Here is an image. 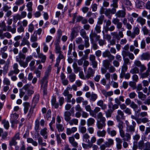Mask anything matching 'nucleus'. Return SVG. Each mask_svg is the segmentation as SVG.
I'll return each instance as SVG.
<instances>
[{
    "mask_svg": "<svg viewBox=\"0 0 150 150\" xmlns=\"http://www.w3.org/2000/svg\"><path fill=\"white\" fill-rule=\"evenodd\" d=\"M133 33L134 34L135 37L137 35H138L139 33L140 30L139 28L137 27H136L133 29Z\"/></svg>",
    "mask_w": 150,
    "mask_h": 150,
    "instance_id": "338daca9",
    "label": "nucleus"
},
{
    "mask_svg": "<svg viewBox=\"0 0 150 150\" xmlns=\"http://www.w3.org/2000/svg\"><path fill=\"white\" fill-rule=\"evenodd\" d=\"M18 117V115L16 113L12 114L10 115V120H16Z\"/></svg>",
    "mask_w": 150,
    "mask_h": 150,
    "instance_id": "3c124183",
    "label": "nucleus"
},
{
    "mask_svg": "<svg viewBox=\"0 0 150 150\" xmlns=\"http://www.w3.org/2000/svg\"><path fill=\"white\" fill-rule=\"evenodd\" d=\"M132 125H130L127 127V130L128 132H130L131 133L133 134L135 131V128L136 124L134 121H132Z\"/></svg>",
    "mask_w": 150,
    "mask_h": 150,
    "instance_id": "39448f33",
    "label": "nucleus"
},
{
    "mask_svg": "<svg viewBox=\"0 0 150 150\" xmlns=\"http://www.w3.org/2000/svg\"><path fill=\"white\" fill-rule=\"evenodd\" d=\"M90 38L91 42L94 41V40L97 41L99 40L100 36L98 35L95 32H93V30H92L89 35Z\"/></svg>",
    "mask_w": 150,
    "mask_h": 150,
    "instance_id": "f03ea898",
    "label": "nucleus"
},
{
    "mask_svg": "<svg viewBox=\"0 0 150 150\" xmlns=\"http://www.w3.org/2000/svg\"><path fill=\"white\" fill-rule=\"evenodd\" d=\"M89 60L91 62L93 67L94 68H96L97 66V62L96 60L95 56L93 54L90 55Z\"/></svg>",
    "mask_w": 150,
    "mask_h": 150,
    "instance_id": "20e7f679",
    "label": "nucleus"
},
{
    "mask_svg": "<svg viewBox=\"0 0 150 150\" xmlns=\"http://www.w3.org/2000/svg\"><path fill=\"white\" fill-rule=\"evenodd\" d=\"M125 12L123 11H119L116 13V15L118 17H124L125 16Z\"/></svg>",
    "mask_w": 150,
    "mask_h": 150,
    "instance_id": "a18cd8bd",
    "label": "nucleus"
},
{
    "mask_svg": "<svg viewBox=\"0 0 150 150\" xmlns=\"http://www.w3.org/2000/svg\"><path fill=\"white\" fill-rule=\"evenodd\" d=\"M7 30L8 31L11 32L12 33L14 34L16 33V28H12L9 25L7 26Z\"/></svg>",
    "mask_w": 150,
    "mask_h": 150,
    "instance_id": "79ce46f5",
    "label": "nucleus"
},
{
    "mask_svg": "<svg viewBox=\"0 0 150 150\" xmlns=\"http://www.w3.org/2000/svg\"><path fill=\"white\" fill-rule=\"evenodd\" d=\"M56 127L59 132H62L64 130V128L62 125L60 124H56Z\"/></svg>",
    "mask_w": 150,
    "mask_h": 150,
    "instance_id": "4c0bfd02",
    "label": "nucleus"
},
{
    "mask_svg": "<svg viewBox=\"0 0 150 150\" xmlns=\"http://www.w3.org/2000/svg\"><path fill=\"white\" fill-rule=\"evenodd\" d=\"M142 30L144 35H149V30L146 26L143 27L142 28Z\"/></svg>",
    "mask_w": 150,
    "mask_h": 150,
    "instance_id": "de8ad7c7",
    "label": "nucleus"
},
{
    "mask_svg": "<svg viewBox=\"0 0 150 150\" xmlns=\"http://www.w3.org/2000/svg\"><path fill=\"white\" fill-rule=\"evenodd\" d=\"M63 95L65 96H67V102L68 103H70L71 102V99L72 97V95L71 94L69 93V91L68 90H65L64 91Z\"/></svg>",
    "mask_w": 150,
    "mask_h": 150,
    "instance_id": "423d86ee",
    "label": "nucleus"
},
{
    "mask_svg": "<svg viewBox=\"0 0 150 150\" xmlns=\"http://www.w3.org/2000/svg\"><path fill=\"white\" fill-rule=\"evenodd\" d=\"M136 21L138 23H140L142 25H144L146 23V20L140 16L138 18Z\"/></svg>",
    "mask_w": 150,
    "mask_h": 150,
    "instance_id": "393cba45",
    "label": "nucleus"
},
{
    "mask_svg": "<svg viewBox=\"0 0 150 150\" xmlns=\"http://www.w3.org/2000/svg\"><path fill=\"white\" fill-rule=\"evenodd\" d=\"M97 98V95L95 93H92L90 97V100L93 101H95Z\"/></svg>",
    "mask_w": 150,
    "mask_h": 150,
    "instance_id": "6e6d98bb",
    "label": "nucleus"
},
{
    "mask_svg": "<svg viewBox=\"0 0 150 150\" xmlns=\"http://www.w3.org/2000/svg\"><path fill=\"white\" fill-rule=\"evenodd\" d=\"M85 55L82 57V59L83 60L87 59L88 54L90 52V50L89 49H87L84 51Z\"/></svg>",
    "mask_w": 150,
    "mask_h": 150,
    "instance_id": "37998d69",
    "label": "nucleus"
},
{
    "mask_svg": "<svg viewBox=\"0 0 150 150\" xmlns=\"http://www.w3.org/2000/svg\"><path fill=\"white\" fill-rule=\"evenodd\" d=\"M38 38L36 34H33L30 37V41L32 42H34L37 41Z\"/></svg>",
    "mask_w": 150,
    "mask_h": 150,
    "instance_id": "0e129e2a",
    "label": "nucleus"
},
{
    "mask_svg": "<svg viewBox=\"0 0 150 150\" xmlns=\"http://www.w3.org/2000/svg\"><path fill=\"white\" fill-rule=\"evenodd\" d=\"M47 79V78L43 77L41 80L40 83L41 84V86L42 88L43 87H47L48 82Z\"/></svg>",
    "mask_w": 150,
    "mask_h": 150,
    "instance_id": "412c9836",
    "label": "nucleus"
},
{
    "mask_svg": "<svg viewBox=\"0 0 150 150\" xmlns=\"http://www.w3.org/2000/svg\"><path fill=\"white\" fill-rule=\"evenodd\" d=\"M112 112L113 111L111 110H108L106 111H105L104 112L106 117L108 118L111 117V114Z\"/></svg>",
    "mask_w": 150,
    "mask_h": 150,
    "instance_id": "8fccbe9b",
    "label": "nucleus"
},
{
    "mask_svg": "<svg viewBox=\"0 0 150 150\" xmlns=\"http://www.w3.org/2000/svg\"><path fill=\"white\" fill-rule=\"evenodd\" d=\"M107 132L109 135H110L111 137L115 136L116 134V131L114 129L112 130L110 127H108L107 129Z\"/></svg>",
    "mask_w": 150,
    "mask_h": 150,
    "instance_id": "dca6fc26",
    "label": "nucleus"
},
{
    "mask_svg": "<svg viewBox=\"0 0 150 150\" xmlns=\"http://www.w3.org/2000/svg\"><path fill=\"white\" fill-rule=\"evenodd\" d=\"M97 105L100 107L101 109L103 110H105L107 109V106L106 104L104 103V101L102 100H100L98 101L97 103Z\"/></svg>",
    "mask_w": 150,
    "mask_h": 150,
    "instance_id": "ddd939ff",
    "label": "nucleus"
},
{
    "mask_svg": "<svg viewBox=\"0 0 150 150\" xmlns=\"http://www.w3.org/2000/svg\"><path fill=\"white\" fill-rule=\"evenodd\" d=\"M13 71L15 72V74H17L20 72L19 70L18 69V65L17 63H14L13 66Z\"/></svg>",
    "mask_w": 150,
    "mask_h": 150,
    "instance_id": "72a5a7b5",
    "label": "nucleus"
},
{
    "mask_svg": "<svg viewBox=\"0 0 150 150\" xmlns=\"http://www.w3.org/2000/svg\"><path fill=\"white\" fill-rule=\"evenodd\" d=\"M79 132L85 134L86 132V128L85 127L81 126L79 127Z\"/></svg>",
    "mask_w": 150,
    "mask_h": 150,
    "instance_id": "e2e57ef3",
    "label": "nucleus"
},
{
    "mask_svg": "<svg viewBox=\"0 0 150 150\" xmlns=\"http://www.w3.org/2000/svg\"><path fill=\"white\" fill-rule=\"evenodd\" d=\"M115 140L116 142V147L118 150L120 149L122 147V140L120 138H116Z\"/></svg>",
    "mask_w": 150,
    "mask_h": 150,
    "instance_id": "4468645a",
    "label": "nucleus"
},
{
    "mask_svg": "<svg viewBox=\"0 0 150 150\" xmlns=\"http://www.w3.org/2000/svg\"><path fill=\"white\" fill-rule=\"evenodd\" d=\"M95 122V119L93 118L90 117L87 119V125L88 126H92L94 124Z\"/></svg>",
    "mask_w": 150,
    "mask_h": 150,
    "instance_id": "a878e982",
    "label": "nucleus"
},
{
    "mask_svg": "<svg viewBox=\"0 0 150 150\" xmlns=\"http://www.w3.org/2000/svg\"><path fill=\"white\" fill-rule=\"evenodd\" d=\"M84 39V45L86 48H88L90 46V43H89V38L88 36H86L83 38Z\"/></svg>",
    "mask_w": 150,
    "mask_h": 150,
    "instance_id": "473e14b6",
    "label": "nucleus"
},
{
    "mask_svg": "<svg viewBox=\"0 0 150 150\" xmlns=\"http://www.w3.org/2000/svg\"><path fill=\"white\" fill-rule=\"evenodd\" d=\"M26 45L28 46L29 47L30 43L25 38H23L21 41V42L20 45V46H22Z\"/></svg>",
    "mask_w": 150,
    "mask_h": 150,
    "instance_id": "5701e85b",
    "label": "nucleus"
},
{
    "mask_svg": "<svg viewBox=\"0 0 150 150\" xmlns=\"http://www.w3.org/2000/svg\"><path fill=\"white\" fill-rule=\"evenodd\" d=\"M105 143L107 146V147L109 148L114 144V140L111 138L108 139H107V141H106Z\"/></svg>",
    "mask_w": 150,
    "mask_h": 150,
    "instance_id": "4be33fe9",
    "label": "nucleus"
},
{
    "mask_svg": "<svg viewBox=\"0 0 150 150\" xmlns=\"http://www.w3.org/2000/svg\"><path fill=\"white\" fill-rule=\"evenodd\" d=\"M33 3L32 2H28L27 5L26 6L27 8V10L28 11H33Z\"/></svg>",
    "mask_w": 150,
    "mask_h": 150,
    "instance_id": "ea45409f",
    "label": "nucleus"
},
{
    "mask_svg": "<svg viewBox=\"0 0 150 150\" xmlns=\"http://www.w3.org/2000/svg\"><path fill=\"white\" fill-rule=\"evenodd\" d=\"M102 56L105 58L108 57L110 60H113L115 59V57L112 55L110 52L108 50H106L103 52Z\"/></svg>",
    "mask_w": 150,
    "mask_h": 150,
    "instance_id": "7ed1b4c3",
    "label": "nucleus"
},
{
    "mask_svg": "<svg viewBox=\"0 0 150 150\" xmlns=\"http://www.w3.org/2000/svg\"><path fill=\"white\" fill-rule=\"evenodd\" d=\"M124 59V62L123 65L127 66V65H130L131 63L130 62V60L128 58H126Z\"/></svg>",
    "mask_w": 150,
    "mask_h": 150,
    "instance_id": "680f3d73",
    "label": "nucleus"
},
{
    "mask_svg": "<svg viewBox=\"0 0 150 150\" xmlns=\"http://www.w3.org/2000/svg\"><path fill=\"white\" fill-rule=\"evenodd\" d=\"M77 130V128L73 127L71 128H68L66 129V133L68 135H70L74 133Z\"/></svg>",
    "mask_w": 150,
    "mask_h": 150,
    "instance_id": "9d476101",
    "label": "nucleus"
},
{
    "mask_svg": "<svg viewBox=\"0 0 150 150\" xmlns=\"http://www.w3.org/2000/svg\"><path fill=\"white\" fill-rule=\"evenodd\" d=\"M40 122L38 119H36L35 122V130L37 131L39 129Z\"/></svg>",
    "mask_w": 150,
    "mask_h": 150,
    "instance_id": "bf43d9fd",
    "label": "nucleus"
},
{
    "mask_svg": "<svg viewBox=\"0 0 150 150\" xmlns=\"http://www.w3.org/2000/svg\"><path fill=\"white\" fill-rule=\"evenodd\" d=\"M106 133V131L104 129L102 130H98L97 132V135L98 137H104L105 136Z\"/></svg>",
    "mask_w": 150,
    "mask_h": 150,
    "instance_id": "6ab92c4d",
    "label": "nucleus"
},
{
    "mask_svg": "<svg viewBox=\"0 0 150 150\" xmlns=\"http://www.w3.org/2000/svg\"><path fill=\"white\" fill-rule=\"evenodd\" d=\"M59 42H57L55 44V52L57 54L62 53V51L61 50V48L59 45Z\"/></svg>",
    "mask_w": 150,
    "mask_h": 150,
    "instance_id": "7c9ffc66",
    "label": "nucleus"
},
{
    "mask_svg": "<svg viewBox=\"0 0 150 150\" xmlns=\"http://www.w3.org/2000/svg\"><path fill=\"white\" fill-rule=\"evenodd\" d=\"M101 108L98 107H95L93 111H92V113H90V115L92 117H95L96 114H98V112L100 110Z\"/></svg>",
    "mask_w": 150,
    "mask_h": 150,
    "instance_id": "2eb2a0df",
    "label": "nucleus"
},
{
    "mask_svg": "<svg viewBox=\"0 0 150 150\" xmlns=\"http://www.w3.org/2000/svg\"><path fill=\"white\" fill-rule=\"evenodd\" d=\"M130 72L133 74L138 73L139 72V69L137 67H134L131 69Z\"/></svg>",
    "mask_w": 150,
    "mask_h": 150,
    "instance_id": "603ef678",
    "label": "nucleus"
},
{
    "mask_svg": "<svg viewBox=\"0 0 150 150\" xmlns=\"http://www.w3.org/2000/svg\"><path fill=\"white\" fill-rule=\"evenodd\" d=\"M78 119L76 118H73L70 120L68 122V123L70 125H78Z\"/></svg>",
    "mask_w": 150,
    "mask_h": 150,
    "instance_id": "bb28decb",
    "label": "nucleus"
},
{
    "mask_svg": "<svg viewBox=\"0 0 150 150\" xmlns=\"http://www.w3.org/2000/svg\"><path fill=\"white\" fill-rule=\"evenodd\" d=\"M25 59V61L23 62L24 64L23 67L24 68L28 66V62L33 59V57L32 55L27 56Z\"/></svg>",
    "mask_w": 150,
    "mask_h": 150,
    "instance_id": "f8f14e48",
    "label": "nucleus"
},
{
    "mask_svg": "<svg viewBox=\"0 0 150 150\" xmlns=\"http://www.w3.org/2000/svg\"><path fill=\"white\" fill-rule=\"evenodd\" d=\"M23 105L24 106V112L25 113H26L28 111L30 104L28 102H25L23 103Z\"/></svg>",
    "mask_w": 150,
    "mask_h": 150,
    "instance_id": "c9c22d12",
    "label": "nucleus"
},
{
    "mask_svg": "<svg viewBox=\"0 0 150 150\" xmlns=\"http://www.w3.org/2000/svg\"><path fill=\"white\" fill-rule=\"evenodd\" d=\"M38 57L41 59V62L42 63H44L45 62L46 57V55H44L43 53L40 54L38 56Z\"/></svg>",
    "mask_w": 150,
    "mask_h": 150,
    "instance_id": "e433bc0d",
    "label": "nucleus"
},
{
    "mask_svg": "<svg viewBox=\"0 0 150 150\" xmlns=\"http://www.w3.org/2000/svg\"><path fill=\"white\" fill-rule=\"evenodd\" d=\"M101 27L100 25L97 24L96 25L94 29L96 33H99L101 32Z\"/></svg>",
    "mask_w": 150,
    "mask_h": 150,
    "instance_id": "13d9d810",
    "label": "nucleus"
},
{
    "mask_svg": "<svg viewBox=\"0 0 150 150\" xmlns=\"http://www.w3.org/2000/svg\"><path fill=\"white\" fill-rule=\"evenodd\" d=\"M71 114L70 112L69 111H65L64 113V118L65 121L67 122H68L71 119Z\"/></svg>",
    "mask_w": 150,
    "mask_h": 150,
    "instance_id": "9b49d317",
    "label": "nucleus"
},
{
    "mask_svg": "<svg viewBox=\"0 0 150 150\" xmlns=\"http://www.w3.org/2000/svg\"><path fill=\"white\" fill-rule=\"evenodd\" d=\"M129 52L128 51L123 50L122 52V55L123 57V58H126L125 57L128 56Z\"/></svg>",
    "mask_w": 150,
    "mask_h": 150,
    "instance_id": "774afa93",
    "label": "nucleus"
},
{
    "mask_svg": "<svg viewBox=\"0 0 150 150\" xmlns=\"http://www.w3.org/2000/svg\"><path fill=\"white\" fill-rule=\"evenodd\" d=\"M102 92L104 96L106 97L110 96L113 95V92L112 91L107 92L105 90H103Z\"/></svg>",
    "mask_w": 150,
    "mask_h": 150,
    "instance_id": "c756f323",
    "label": "nucleus"
},
{
    "mask_svg": "<svg viewBox=\"0 0 150 150\" xmlns=\"http://www.w3.org/2000/svg\"><path fill=\"white\" fill-rule=\"evenodd\" d=\"M111 35L112 36L113 39H116L118 40L120 39V38L117 32H112L111 33Z\"/></svg>",
    "mask_w": 150,
    "mask_h": 150,
    "instance_id": "4d7b16f0",
    "label": "nucleus"
},
{
    "mask_svg": "<svg viewBox=\"0 0 150 150\" xmlns=\"http://www.w3.org/2000/svg\"><path fill=\"white\" fill-rule=\"evenodd\" d=\"M101 123L100 121H98L96 125L98 129H101L103 128L105 126V121H101Z\"/></svg>",
    "mask_w": 150,
    "mask_h": 150,
    "instance_id": "a211bd4d",
    "label": "nucleus"
},
{
    "mask_svg": "<svg viewBox=\"0 0 150 150\" xmlns=\"http://www.w3.org/2000/svg\"><path fill=\"white\" fill-rule=\"evenodd\" d=\"M131 139V136L128 133H126L125 135V136L123 138V139L124 141H128Z\"/></svg>",
    "mask_w": 150,
    "mask_h": 150,
    "instance_id": "69168bd1",
    "label": "nucleus"
},
{
    "mask_svg": "<svg viewBox=\"0 0 150 150\" xmlns=\"http://www.w3.org/2000/svg\"><path fill=\"white\" fill-rule=\"evenodd\" d=\"M17 144V142L16 141V140L13 139V138L11 139L9 142V145L10 146H16Z\"/></svg>",
    "mask_w": 150,
    "mask_h": 150,
    "instance_id": "5fc2aeb1",
    "label": "nucleus"
},
{
    "mask_svg": "<svg viewBox=\"0 0 150 150\" xmlns=\"http://www.w3.org/2000/svg\"><path fill=\"white\" fill-rule=\"evenodd\" d=\"M47 129L45 127L43 129H41L40 132V134L41 135L43 136L45 139H47Z\"/></svg>",
    "mask_w": 150,
    "mask_h": 150,
    "instance_id": "aec40b11",
    "label": "nucleus"
},
{
    "mask_svg": "<svg viewBox=\"0 0 150 150\" xmlns=\"http://www.w3.org/2000/svg\"><path fill=\"white\" fill-rule=\"evenodd\" d=\"M13 19L14 22L16 23L18 20H20L21 19L20 15L19 14H17L13 16Z\"/></svg>",
    "mask_w": 150,
    "mask_h": 150,
    "instance_id": "49530a36",
    "label": "nucleus"
},
{
    "mask_svg": "<svg viewBox=\"0 0 150 150\" xmlns=\"http://www.w3.org/2000/svg\"><path fill=\"white\" fill-rule=\"evenodd\" d=\"M90 135L87 133H86L83 134V139L86 143L88 144H90V141L89 139L90 138Z\"/></svg>",
    "mask_w": 150,
    "mask_h": 150,
    "instance_id": "f3484780",
    "label": "nucleus"
},
{
    "mask_svg": "<svg viewBox=\"0 0 150 150\" xmlns=\"http://www.w3.org/2000/svg\"><path fill=\"white\" fill-rule=\"evenodd\" d=\"M103 66L106 68L108 69L110 65L109 61L108 59L104 60L103 62Z\"/></svg>",
    "mask_w": 150,
    "mask_h": 150,
    "instance_id": "c03bdc74",
    "label": "nucleus"
},
{
    "mask_svg": "<svg viewBox=\"0 0 150 150\" xmlns=\"http://www.w3.org/2000/svg\"><path fill=\"white\" fill-rule=\"evenodd\" d=\"M62 34V31L60 29L58 30L57 31V35H58V38L57 39V42H60V39Z\"/></svg>",
    "mask_w": 150,
    "mask_h": 150,
    "instance_id": "58836bf2",
    "label": "nucleus"
},
{
    "mask_svg": "<svg viewBox=\"0 0 150 150\" xmlns=\"http://www.w3.org/2000/svg\"><path fill=\"white\" fill-rule=\"evenodd\" d=\"M27 142L28 143L32 144L34 146H37L38 144L37 142L33 140V139L31 138H28L27 139Z\"/></svg>",
    "mask_w": 150,
    "mask_h": 150,
    "instance_id": "b1692460",
    "label": "nucleus"
},
{
    "mask_svg": "<svg viewBox=\"0 0 150 150\" xmlns=\"http://www.w3.org/2000/svg\"><path fill=\"white\" fill-rule=\"evenodd\" d=\"M18 77L20 79H22V82L24 83H26L27 82L26 78H25L24 74L23 73H20L18 75Z\"/></svg>",
    "mask_w": 150,
    "mask_h": 150,
    "instance_id": "a19ab883",
    "label": "nucleus"
},
{
    "mask_svg": "<svg viewBox=\"0 0 150 150\" xmlns=\"http://www.w3.org/2000/svg\"><path fill=\"white\" fill-rule=\"evenodd\" d=\"M76 75L74 73L70 74L68 76V78L70 82H73L75 80Z\"/></svg>",
    "mask_w": 150,
    "mask_h": 150,
    "instance_id": "c85d7f7f",
    "label": "nucleus"
},
{
    "mask_svg": "<svg viewBox=\"0 0 150 150\" xmlns=\"http://www.w3.org/2000/svg\"><path fill=\"white\" fill-rule=\"evenodd\" d=\"M25 55L21 52H19L18 55L16 57V61L18 62L20 66L23 67L24 64L23 62H24L23 60L25 59Z\"/></svg>",
    "mask_w": 150,
    "mask_h": 150,
    "instance_id": "f257e3e1",
    "label": "nucleus"
},
{
    "mask_svg": "<svg viewBox=\"0 0 150 150\" xmlns=\"http://www.w3.org/2000/svg\"><path fill=\"white\" fill-rule=\"evenodd\" d=\"M94 73L95 72L93 69L91 68H89L86 74V78L87 79H88L91 77L93 76Z\"/></svg>",
    "mask_w": 150,
    "mask_h": 150,
    "instance_id": "1a4fd4ad",
    "label": "nucleus"
},
{
    "mask_svg": "<svg viewBox=\"0 0 150 150\" xmlns=\"http://www.w3.org/2000/svg\"><path fill=\"white\" fill-rule=\"evenodd\" d=\"M143 150H150V142H147L145 144Z\"/></svg>",
    "mask_w": 150,
    "mask_h": 150,
    "instance_id": "052dcab7",
    "label": "nucleus"
},
{
    "mask_svg": "<svg viewBox=\"0 0 150 150\" xmlns=\"http://www.w3.org/2000/svg\"><path fill=\"white\" fill-rule=\"evenodd\" d=\"M141 60L149 61L150 59V53L148 52H145L142 54L140 56Z\"/></svg>",
    "mask_w": 150,
    "mask_h": 150,
    "instance_id": "6e6552de",
    "label": "nucleus"
},
{
    "mask_svg": "<svg viewBox=\"0 0 150 150\" xmlns=\"http://www.w3.org/2000/svg\"><path fill=\"white\" fill-rule=\"evenodd\" d=\"M138 98L142 100H144L146 98V95L142 92L139 91L138 92Z\"/></svg>",
    "mask_w": 150,
    "mask_h": 150,
    "instance_id": "2f4dec72",
    "label": "nucleus"
},
{
    "mask_svg": "<svg viewBox=\"0 0 150 150\" xmlns=\"http://www.w3.org/2000/svg\"><path fill=\"white\" fill-rule=\"evenodd\" d=\"M117 121L118 122L117 127H118L119 129H122L125 126L123 122L122 121H120V120H119V121Z\"/></svg>",
    "mask_w": 150,
    "mask_h": 150,
    "instance_id": "09e8293b",
    "label": "nucleus"
},
{
    "mask_svg": "<svg viewBox=\"0 0 150 150\" xmlns=\"http://www.w3.org/2000/svg\"><path fill=\"white\" fill-rule=\"evenodd\" d=\"M2 123L4 125V127L5 129H8L9 124L8 121L6 119H4L2 121Z\"/></svg>",
    "mask_w": 150,
    "mask_h": 150,
    "instance_id": "f704fd0d",
    "label": "nucleus"
},
{
    "mask_svg": "<svg viewBox=\"0 0 150 150\" xmlns=\"http://www.w3.org/2000/svg\"><path fill=\"white\" fill-rule=\"evenodd\" d=\"M97 117L100 119V121H105L106 119L103 116V113L101 112H99L97 115Z\"/></svg>",
    "mask_w": 150,
    "mask_h": 150,
    "instance_id": "cd10ccee",
    "label": "nucleus"
},
{
    "mask_svg": "<svg viewBox=\"0 0 150 150\" xmlns=\"http://www.w3.org/2000/svg\"><path fill=\"white\" fill-rule=\"evenodd\" d=\"M38 140L39 145H41L42 146H46V143H43V140L41 137H39Z\"/></svg>",
    "mask_w": 150,
    "mask_h": 150,
    "instance_id": "864d4df0",
    "label": "nucleus"
},
{
    "mask_svg": "<svg viewBox=\"0 0 150 150\" xmlns=\"http://www.w3.org/2000/svg\"><path fill=\"white\" fill-rule=\"evenodd\" d=\"M117 115L116 118L117 121H119L120 119H123L125 118L123 112L121 110H119L117 111Z\"/></svg>",
    "mask_w": 150,
    "mask_h": 150,
    "instance_id": "0eeeda50",
    "label": "nucleus"
}]
</instances>
